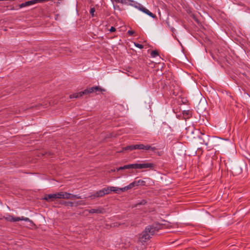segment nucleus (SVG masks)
<instances>
[{
	"mask_svg": "<svg viewBox=\"0 0 250 250\" xmlns=\"http://www.w3.org/2000/svg\"><path fill=\"white\" fill-rule=\"evenodd\" d=\"M161 226L158 224H153L146 227L145 229L140 234L139 240L141 242L148 240L150 237L158 231Z\"/></svg>",
	"mask_w": 250,
	"mask_h": 250,
	"instance_id": "f257e3e1",
	"label": "nucleus"
},
{
	"mask_svg": "<svg viewBox=\"0 0 250 250\" xmlns=\"http://www.w3.org/2000/svg\"><path fill=\"white\" fill-rule=\"evenodd\" d=\"M120 3L122 4H126V5H131L134 6L135 8L138 9L139 10L142 11V12L147 14L150 17L152 18H156V16L155 15L150 12L145 7L141 4L134 2L131 0H120Z\"/></svg>",
	"mask_w": 250,
	"mask_h": 250,
	"instance_id": "f03ea898",
	"label": "nucleus"
},
{
	"mask_svg": "<svg viewBox=\"0 0 250 250\" xmlns=\"http://www.w3.org/2000/svg\"><path fill=\"white\" fill-rule=\"evenodd\" d=\"M154 164L151 163H144L142 164H132L125 165L123 167H119L117 168V170L119 171L125 169H143V168H153L154 167Z\"/></svg>",
	"mask_w": 250,
	"mask_h": 250,
	"instance_id": "7ed1b4c3",
	"label": "nucleus"
},
{
	"mask_svg": "<svg viewBox=\"0 0 250 250\" xmlns=\"http://www.w3.org/2000/svg\"><path fill=\"white\" fill-rule=\"evenodd\" d=\"M104 91V90L102 89L101 88H100L99 86H94L91 87L89 88H87L85 89L83 91L80 92L79 93H74L73 94H71L70 95V98H78L79 97H81L83 96V95H86L89 93H92L96 91Z\"/></svg>",
	"mask_w": 250,
	"mask_h": 250,
	"instance_id": "20e7f679",
	"label": "nucleus"
},
{
	"mask_svg": "<svg viewBox=\"0 0 250 250\" xmlns=\"http://www.w3.org/2000/svg\"><path fill=\"white\" fill-rule=\"evenodd\" d=\"M5 219L6 221L10 222H17L19 221H24L26 222H30V219L27 217H24L23 216H21V217H14L11 215H7L5 217Z\"/></svg>",
	"mask_w": 250,
	"mask_h": 250,
	"instance_id": "39448f33",
	"label": "nucleus"
},
{
	"mask_svg": "<svg viewBox=\"0 0 250 250\" xmlns=\"http://www.w3.org/2000/svg\"><path fill=\"white\" fill-rule=\"evenodd\" d=\"M134 147L135 149L151 150L152 151H154L156 149L155 147H152L149 145H145L144 144L135 145Z\"/></svg>",
	"mask_w": 250,
	"mask_h": 250,
	"instance_id": "423d86ee",
	"label": "nucleus"
},
{
	"mask_svg": "<svg viewBox=\"0 0 250 250\" xmlns=\"http://www.w3.org/2000/svg\"><path fill=\"white\" fill-rule=\"evenodd\" d=\"M104 195V192L103 191V189H102L99 191H97L94 194H91L89 196V198L91 199H94L95 198L102 197Z\"/></svg>",
	"mask_w": 250,
	"mask_h": 250,
	"instance_id": "0eeeda50",
	"label": "nucleus"
},
{
	"mask_svg": "<svg viewBox=\"0 0 250 250\" xmlns=\"http://www.w3.org/2000/svg\"><path fill=\"white\" fill-rule=\"evenodd\" d=\"M58 199L57 193L55 194H47L44 196L43 198V200H45L47 201H54V199Z\"/></svg>",
	"mask_w": 250,
	"mask_h": 250,
	"instance_id": "6e6552de",
	"label": "nucleus"
},
{
	"mask_svg": "<svg viewBox=\"0 0 250 250\" xmlns=\"http://www.w3.org/2000/svg\"><path fill=\"white\" fill-rule=\"evenodd\" d=\"M89 213H103L104 209L102 208H92L89 210H87Z\"/></svg>",
	"mask_w": 250,
	"mask_h": 250,
	"instance_id": "1a4fd4ad",
	"label": "nucleus"
},
{
	"mask_svg": "<svg viewBox=\"0 0 250 250\" xmlns=\"http://www.w3.org/2000/svg\"><path fill=\"white\" fill-rule=\"evenodd\" d=\"M146 182L145 181L142 180H139L138 181H135L132 183H131V185H132V187H134L136 186H138L139 185L144 186L145 185Z\"/></svg>",
	"mask_w": 250,
	"mask_h": 250,
	"instance_id": "9d476101",
	"label": "nucleus"
},
{
	"mask_svg": "<svg viewBox=\"0 0 250 250\" xmlns=\"http://www.w3.org/2000/svg\"><path fill=\"white\" fill-rule=\"evenodd\" d=\"M132 188H133L132 185L130 183L129 185H128L127 186H125L122 188H119V189L120 190V192H124V191L127 190L128 189H130Z\"/></svg>",
	"mask_w": 250,
	"mask_h": 250,
	"instance_id": "9b49d317",
	"label": "nucleus"
},
{
	"mask_svg": "<svg viewBox=\"0 0 250 250\" xmlns=\"http://www.w3.org/2000/svg\"><path fill=\"white\" fill-rule=\"evenodd\" d=\"M134 146H135V145H131V146H126V147H125L123 148V151H124V150L131 151V150H134V149H135Z\"/></svg>",
	"mask_w": 250,
	"mask_h": 250,
	"instance_id": "f8f14e48",
	"label": "nucleus"
},
{
	"mask_svg": "<svg viewBox=\"0 0 250 250\" xmlns=\"http://www.w3.org/2000/svg\"><path fill=\"white\" fill-rule=\"evenodd\" d=\"M65 199H72V194L68 192H64Z\"/></svg>",
	"mask_w": 250,
	"mask_h": 250,
	"instance_id": "ddd939ff",
	"label": "nucleus"
},
{
	"mask_svg": "<svg viewBox=\"0 0 250 250\" xmlns=\"http://www.w3.org/2000/svg\"><path fill=\"white\" fill-rule=\"evenodd\" d=\"M64 192H60L57 193L58 199H64Z\"/></svg>",
	"mask_w": 250,
	"mask_h": 250,
	"instance_id": "4468645a",
	"label": "nucleus"
},
{
	"mask_svg": "<svg viewBox=\"0 0 250 250\" xmlns=\"http://www.w3.org/2000/svg\"><path fill=\"white\" fill-rule=\"evenodd\" d=\"M119 188H116L114 187H110V190L111 191L115 192L116 193H118L120 192V190L119 189Z\"/></svg>",
	"mask_w": 250,
	"mask_h": 250,
	"instance_id": "2eb2a0df",
	"label": "nucleus"
},
{
	"mask_svg": "<svg viewBox=\"0 0 250 250\" xmlns=\"http://www.w3.org/2000/svg\"><path fill=\"white\" fill-rule=\"evenodd\" d=\"M63 204L66 206L73 207L74 206V203L72 202H66L64 201L63 203Z\"/></svg>",
	"mask_w": 250,
	"mask_h": 250,
	"instance_id": "dca6fc26",
	"label": "nucleus"
},
{
	"mask_svg": "<svg viewBox=\"0 0 250 250\" xmlns=\"http://www.w3.org/2000/svg\"><path fill=\"white\" fill-rule=\"evenodd\" d=\"M103 189L104 192V195L108 194L111 192V190H110V187L104 188H103Z\"/></svg>",
	"mask_w": 250,
	"mask_h": 250,
	"instance_id": "f3484780",
	"label": "nucleus"
},
{
	"mask_svg": "<svg viewBox=\"0 0 250 250\" xmlns=\"http://www.w3.org/2000/svg\"><path fill=\"white\" fill-rule=\"evenodd\" d=\"M151 56L154 58L158 55V53L156 50H153L151 52Z\"/></svg>",
	"mask_w": 250,
	"mask_h": 250,
	"instance_id": "a211bd4d",
	"label": "nucleus"
},
{
	"mask_svg": "<svg viewBox=\"0 0 250 250\" xmlns=\"http://www.w3.org/2000/svg\"><path fill=\"white\" fill-rule=\"evenodd\" d=\"M76 206H77L78 205H85V204L83 201H78L76 203Z\"/></svg>",
	"mask_w": 250,
	"mask_h": 250,
	"instance_id": "6ab92c4d",
	"label": "nucleus"
},
{
	"mask_svg": "<svg viewBox=\"0 0 250 250\" xmlns=\"http://www.w3.org/2000/svg\"><path fill=\"white\" fill-rule=\"evenodd\" d=\"M135 46L138 48L140 49H142L144 47V46L141 44L138 43H134Z\"/></svg>",
	"mask_w": 250,
	"mask_h": 250,
	"instance_id": "aec40b11",
	"label": "nucleus"
},
{
	"mask_svg": "<svg viewBox=\"0 0 250 250\" xmlns=\"http://www.w3.org/2000/svg\"><path fill=\"white\" fill-rule=\"evenodd\" d=\"M76 198V199H82V198L81 196L78 195H74L72 194V199Z\"/></svg>",
	"mask_w": 250,
	"mask_h": 250,
	"instance_id": "412c9836",
	"label": "nucleus"
},
{
	"mask_svg": "<svg viewBox=\"0 0 250 250\" xmlns=\"http://www.w3.org/2000/svg\"><path fill=\"white\" fill-rule=\"evenodd\" d=\"M26 6H27L26 2H24V3H22L21 4L19 5V7H20V8H23V7H26Z\"/></svg>",
	"mask_w": 250,
	"mask_h": 250,
	"instance_id": "4be33fe9",
	"label": "nucleus"
},
{
	"mask_svg": "<svg viewBox=\"0 0 250 250\" xmlns=\"http://www.w3.org/2000/svg\"><path fill=\"white\" fill-rule=\"evenodd\" d=\"M95 8H92L90 9V13L92 15V17L94 16V13L95 12Z\"/></svg>",
	"mask_w": 250,
	"mask_h": 250,
	"instance_id": "5701e85b",
	"label": "nucleus"
},
{
	"mask_svg": "<svg viewBox=\"0 0 250 250\" xmlns=\"http://www.w3.org/2000/svg\"><path fill=\"white\" fill-rule=\"evenodd\" d=\"M134 32L133 30H128L127 33L129 36H132L134 34Z\"/></svg>",
	"mask_w": 250,
	"mask_h": 250,
	"instance_id": "b1692460",
	"label": "nucleus"
},
{
	"mask_svg": "<svg viewBox=\"0 0 250 250\" xmlns=\"http://www.w3.org/2000/svg\"><path fill=\"white\" fill-rule=\"evenodd\" d=\"M146 203V201L144 200H143L142 202L139 203L137 204V205H144Z\"/></svg>",
	"mask_w": 250,
	"mask_h": 250,
	"instance_id": "393cba45",
	"label": "nucleus"
},
{
	"mask_svg": "<svg viewBox=\"0 0 250 250\" xmlns=\"http://www.w3.org/2000/svg\"><path fill=\"white\" fill-rule=\"evenodd\" d=\"M115 30H116V29L114 27H111L110 29V31L111 32H114Z\"/></svg>",
	"mask_w": 250,
	"mask_h": 250,
	"instance_id": "a878e982",
	"label": "nucleus"
},
{
	"mask_svg": "<svg viewBox=\"0 0 250 250\" xmlns=\"http://www.w3.org/2000/svg\"><path fill=\"white\" fill-rule=\"evenodd\" d=\"M201 143L202 144H204L206 146H208V141H205V140H203V142H201Z\"/></svg>",
	"mask_w": 250,
	"mask_h": 250,
	"instance_id": "bb28decb",
	"label": "nucleus"
},
{
	"mask_svg": "<svg viewBox=\"0 0 250 250\" xmlns=\"http://www.w3.org/2000/svg\"><path fill=\"white\" fill-rule=\"evenodd\" d=\"M112 2H116V3H120V0H111Z\"/></svg>",
	"mask_w": 250,
	"mask_h": 250,
	"instance_id": "cd10ccee",
	"label": "nucleus"
}]
</instances>
